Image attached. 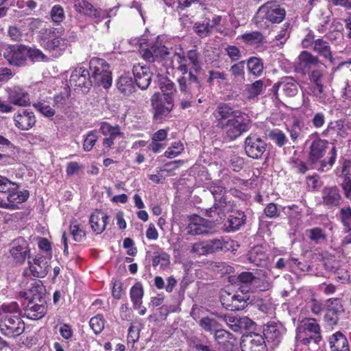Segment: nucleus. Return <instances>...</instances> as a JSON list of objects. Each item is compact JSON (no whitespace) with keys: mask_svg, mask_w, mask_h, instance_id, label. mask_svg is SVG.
<instances>
[{"mask_svg":"<svg viewBox=\"0 0 351 351\" xmlns=\"http://www.w3.org/2000/svg\"><path fill=\"white\" fill-rule=\"evenodd\" d=\"M171 58L173 60L174 68L182 73L177 82L182 94H191L190 85L194 84L199 91L202 84L194 73H197L202 69L200 55L196 49H191L185 53L182 49L180 52H174Z\"/></svg>","mask_w":351,"mask_h":351,"instance_id":"nucleus-1","label":"nucleus"},{"mask_svg":"<svg viewBox=\"0 0 351 351\" xmlns=\"http://www.w3.org/2000/svg\"><path fill=\"white\" fill-rule=\"evenodd\" d=\"M244 114L226 103H219L211 114L215 127L223 131L230 140H235L250 129V120Z\"/></svg>","mask_w":351,"mask_h":351,"instance_id":"nucleus-2","label":"nucleus"},{"mask_svg":"<svg viewBox=\"0 0 351 351\" xmlns=\"http://www.w3.org/2000/svg\"><path fill=\"white\" fill-rule=\"evenodd\" d=\"M337 155V149L335 145L330 147L327 140L317 138L311 143L308 162L311 169L325 172L332 169Z\"/></svg>","mask_w":351,"mask_h":351,"instance_id":"nucleus-3","label":"nucleus"},{"mask_svg":"<svg viewBox=\"0 0 351 351\" xmlns=\"http://www.w3.org/2000/svg\"><path fill=\"white\" fill-rule=\"evenodd\" d=\"M285 7L277 1H268L261 5L252 19V23L260 30H266L274 25L281 23L286 17Z\"/></svg>","mask_w":351,"mask_h":351,"instance_id":"nucleus-4","label":"nucleus"},{"mask_svg":"<svg viewBox=\"0 0 351 351\" xmlns=\"http://www.w3.org/2000/svg\"><path fill=\"white\" fill-rule=\"evenodd\" d=\"M322 337L321 328L315 318L306 317L296 328L295 341L296 347L306 346L311 350V346H318Z\"/></svg>","mask_w":351,"mask_h":351,"instance_id":"nucleus-5","label":"nucleus"},{"mask_svg":"<svg viewBox=\"0 0 351 351\" xmlns=\"http://www.w3.org/2000/svg\"><path fill=\"white\" fill-rule=\"evenodd\" d=\"M89 71L95 86H102L106 89L111 86L112 72L110 64L106 60L97 57L90 58Z\"/></svg>","mask_w":351,"mask_h":351,"instance_id":"nucleus-6","label":"nucleus"},{"mask_svg":"<svg viewBox=\"0 0 351 351\" xmlns=\"http://www.w3.org/2000/svg\"><path fill=\"white\" fill-rule=\"evenodd\" d=\"M141 53L143 58L148 62L161 63L167 69L174 68L173 60L171 58V52L163 45L160 36L149 48L142 50Z\"/></svg>","mask_w":351,"mask_h":351,"instance_id":"nucleus-7","label":"nucleus"},{"mask_svg":"<svg viewBox=\"0 0 351 351\" xmlns=\"http://www.w3.org/2000/svg\"><path fill=\"white\" fill-rule=\"evenodd\" d=\"M40 45L55 56H60L67 48L68 41L56 34L54 30L45 29L39 37Z\"/></svg>","mask_w":351,"mask_h":351,"instance_id":"nucleus-8","label":"nucleus"},{"mask_svg":"<svg viewBox=\"0 0 351 351\" xmlns=\"http://www.w3.org/2000/svg\"><path fill=\"white\" fill-rule=\"evenodd\" d=\"M25 330V323L19 315H5L0 319V331L4 336L14 338Z\"/></svg>","mask_w":351,"mask_h":351,"instance_id":"nucleus-9","label":"nucleus"},{"mask_svg":"<svg viewBox=\"0 0 351 351\" xmlns=\"http://www.w3.org/2000/svg\"><path fill=\"white\" fill-rule=\"evenodd\" d=\"M151 104L154 110V119L162 121L173 110L174 106L173 98L163 95L160 93H155L151 98Z\"/></svg>","mask_w":351,"mask_h":351,"instance_id":"nucleus-10","label":"nucleus"},{"mask_svg":"<svg viewBox=\"0 0 351 351\" xmlns=\"http://www.w3.org/2000/svg\"><path fill=\"white\" fill-rule=\"evenodd\" d=\"M27 51L25 45H8L3 52V56L9 65L23 67L27 64Z\"/></svg>","mask_w":351,"mask_h":351,"instance_id":"nucleus-11","label":"nucleus"},{"mask_svg":"<svg viewBox=\"0 0 351 351\" xmlns=\"http://www.w3.org/2000/svg\"><path fill=\"white\" fill-rule=\"evenodd\" d=\"M91 77L89 70L79 67L72 71L69 83L75 90H79L82 93H87L94 84Z\"/></svg>","mask_w":351,"mask_h":351,"instance_id":"nucleus-12","label":"nucleus"},{"mask_svg":"<svg viewBox=\"0 0 351 351\" xmlns=\"http://www.w3.org/2000/svg\"><path fill=\"white\" fill-rule=\"evenodd\" d=\"M267 143L257 134L251 133L244 141L246 155L253 159H260L267 149Z\"/></svg>","mask_w":351,"mask_h":351,"instance_id":"nucleus-13","label":"nucleus"},{"mask_svg":"<svg viewBox=\"0 0 351 351\" xmlns=\"http://www.w3.org/2000/svg\"><path fill=\"white\" fill-rule=\"evenodd\" d=\"M74 8L77 13L88 17L97 24L108 16L106 10L95 8L87 0H77L74 4Z\"/></svg>","mask_w":351,"mask_h":351,"instance_id":"nucleus-14","label":"nucleus"},{"mask_svg":"<svg viewBox=\"0 0 351 351\" xmlns=\"http://www.w3.org/2000/svg\"><path fill=\"white\" fill-rule=\"evenodd\" d=\"M49 270V265L47 257L38 254L32 261H28V267L24 270L25 276H32L35 278L45 277Z\"/></svg>","mask_w":351,"mask_h":351,"instance_id":"nucleus-15","label":"nucleus"},{"mask_svg":"<svg viewBox=\"0 0 351 351\" xmlns=\"http://www.w3.org/2000/svg\"><path fill=\"white\" fill-rule=\"evenodd\" d=\"M298 82L293 77L286 76L275 83L271 91L276 99L280 100L278 90H281L284 95L288 97L295 96L298 93Z\"/></svg>","mask_w":351,"mask_h":351,"instance_id":"nucleus-16","label":"nucleus"},{"mask_svg":"<svg viewBox=\"0 0 351 351\" xmlns=\"http://www.w3.org/2000/svg\"><path fill=\"white\" fill-rule=\"evenodd\" d=\"M10 255L17 264H23L29 257L30 248L27 241L23 237H18L11 243Z\"/></svg>","mask_w":351,"mask_h":351,"instance_id":"nucleus-17","label":"nucleus"},{"mask_svg":"<svg viewBox=\"0 0 351 351\" xmlns=\"http://www.w3.org/2000/svg\"><path fill=\"white\" fill-rule=\"evenodd\" d=\"M344 309L341 300L337 298H330L326 303L324 320L328 326H333L338 324L339 316Z\"/></svg>","mask_w":351,"mask_h":351,"instance_id":"nucleus-18","label":"nucleus"},{"mask_svg":"<svg viewBox=\"0 0 351 351\" xmlns=\"http://www.w3.org/2000/svg\"><path fill=\"white\" fill-rule=\"evenodd\" d=\"M241 348V351H267L265 338L255 332L242 337Z\"/></svg>","mask_w":351,"mask_h":351,"instance_id":"nucleus-19","label":"nucleus"},{"mask_svg":"<svg viewBox=\"0 0 351 351\" xmlns=\"http://www.w3.org/2000/svg\"><path fill=\"white\" fill-rule=\"evenodd\" d=\"M206 243L208 254L215 253L219 251H234L239 247L237 242L228 237H221L217 239L206 241Z\"/></svg>","mask_w":351,"mask_h":351,"instance_id":"nucleus-20","label":"nucleus"},{"mask_svg":"<svg viewBox=\"0 0 351 351\" xmlns=\"http://www.w3.org/2000/svg\"><path fill=\"white\" fill-rule=\"evenodd\" d=\"M132 73L136 85L141 89L145 90L152 82V73L147 65L137 63L134 64Z\"/></svg>","mask_w":351,"mask_h":351,"instance_id":"nucleus-21","label":"nucleus"},{"mask_svg":"<svg viewBox=\"0 0 351 351\" xmlns=\"http://www.w3.org/2000/svg\"><path fill=\"white\" fill-rule=\"evenodd\" d=\"M8 101L18 106H28L30 105L29 93L19 86H14L7 89Z\"/></svg>","mask_w":351,"mask_h":351,"instance_id":"nucleus-22","label":"nucleus"},{"mask_svg":"<svg viewBox=\"0 0 351 351\" xmlns=\"http://www.w3.org/2000/svg\"><path fill=\"white\" fill-rule=\"evenodd\" d=\"M286 329L281 324L272 322L267 325L264 329V336L263 337L268 343L276 346L282 341Z\"/></svg>","mask_w":351,"mask_h":351,"instance_id":"nucleus-23","label":"nucleus"},{"mask_svg":"<svg viewBox=\"0 0 351 351\" xmlns=\"http://www.w3.org/2000/svg\"><path fill=\"white\" fill-rule=\"evenodd\" d=\"M19 296L28 301H38L42 302L45 301V288L40 280H34L31 287L25 291H20Z\"/></svg>","mask_w":351,"mask_h":351,"instance_id":"nucleus-24","label":"nucleus"},{"mask_svg":"<svg viewBox=\"0 0 351 351\" xmlns=\"http://www.w3.org/2000/svg\"><path fill=\"white\" fill-rule=\"evenodd\" d=\"M15 126L21 130H28L36 123L34 112L27 110H19L13 117Z\"/></svg>","mask_w":351,"mask_h":351,"instance_id":"nucleus-25","label":"nucleus"},{"mask_svg":"<svg viewBox=\"0 0 351 351\" xmlns=\"http://www.w3.org/2000/svg\"><path fill=\"white\" fill-rule=\"evenodd\" d=\"M210 221L198 215H194L189 219L187 231L191 235H200L208 234L210 231Z\"/></svg>","mask_w":351,"mask_h":351,"instance_id":"nucleus-26","label":"nucleus"},{"mask_svg":"<svg viewBox=\"0 0 351 351\" xmlns=\"http://www.w3.org/2000/svg\"><path fill=\"white\" fill-rule=\"evenodd\" d=\"M38 301H28L27 304L24 307L25 316L32 320H38L43 318L47 312L45 301L37 302Z\"/></svg>","mask_w":351,"mask_h":351,"instance_id":"nucleus-27","label":"nucleus"},{"mask_svg":"<svg viewBox=\"0 0 351 351\" xmlns=\"http://www.w3.org/2000/svg\"><path fill=\"white\" fill-rule=\"evenodd\" d=\"M108 215L100 210H95L90 215L89 223L92 230L97 234L102 233L108 224Z\"/></svg>","mask_w":351,"mask_h":351,"instance_id":"nucleus-28","label":"nucleus"},{"mask_svg":"<svg viewBox=\"0 0 351 351\" xmlns=\"http://www.w3.org/2000/svg\"><path fill=\"white\" fill-rule=\"evenodd\" d=\"M341 202L339 190L337 187H326L322 191V204L328 208L339 206Z\"/></svg>","mask_w":351,"mask_h":351,"instance_id":"nucleus-29","label":"nucleus"},{"mask_svg":"<svg viewBox=\"0 0 351 351\" xmlns=\"http://www.w3.org/2000/svg\"><path fill=\"white\" fill-rule=\"evenodd\" d=\"M328 341L331 351H350L347 337L340 331L330 336Z\"/></svg>","mask_w":351,"mask_h":351,"instance_id":"nucleus-30","label":"nucleus"},{"mask_svg":"<svg viewBox=\"0 0 351 351\" xmlns=\"http://www.w3.org/2000/svg\"><path fill=\"white\" fill-rule=\"evenodd\" d=\"M298 67L302 74H306L312 71L313 66L319 63L317 56H313L307 51H303L300 53L299 57Z\"/></svg>","mask_w":351,"mask_h":351,"instance_id":"nucleus-31","label":"nucleus"},{"mask_svg":"<svg viewBox=\"0 0 351 351\" xmlns=\"http://www.w3.org/2000/svg\"><path fill=\"white\" fill-rule=\"evenodd\" d=\"M236 207V204L232 198L229 197L226 193L221 196V198L216 200L212 208L210 209V212L217 211V214L219 215L221 213H229L232 212Z\"/></svg>","mask_w":351,"mask_h":351,"instance_id":"nucleus-32","label":"nucleus"},{"mask_svg":"<svg viewBox=\"0 0 351 351\" xmlns=\"http://www.w3.org/2000/svg\"><path fill=\"white\" fill-rule=\"evenodd\" d=\"M238 38L247 45L258 48L266 43L265 37L260 31H253L241 34Z\"/></svg>","mask_w":351,"mask_h":351,"instance_id":"nucleus-33","label":"nucleus"},{"mask_svg":"<svg viewBox=\"0 0 351 351\" xmlns=\"http://www.w3.org/2000/svg\"><path fill=\"white\" fill-rule=\"evenodd\" d=\"M14 187L11 189L10 193L7 195V199L9 204L17 207V204L25 202L27 200L29 196V193L27 190L19 191V185L18 184H13Z\"/></svg>","mask_w":351,"mask_h":351,"instance_id":"nucleus-34","label":"nucleus"},{"mask_svg":"<svg viewBox=\"0 0 351 351\" xmlns=\"http://www.w3.org/2000/svg\"><path fill=\"white\" fill-rule=\"evenodd\" d=\"M240 291H237L234 293V298L232 303L233 308H231V311H241L244 309L247 305V302L250 300L248 295L249 289H242L239 287Z\"/></svg>","mask_w":351,"mask_h":351,"instance_id":"nucleus-35","label":"nucleus"},{"mask_svg":"<svg viewBox=\"0 0 351 351\" xmlns=\"http://www.w3.org/2000/svg\"><path fill=\"white\" fill-rule=\"evenodd\" d=\"M135 84L133 78L128 75H121L117 82L118 90L125 95H130L136 91Z\"/></svg>","mask_w":351,"mask_h":351,"instance_id":"nucleus-36","label":"nucleus"},{"mask_svg":"<svg viewBox=\"0 0 351 351\" xmlns=\"http://www.w3.org/2000/svg\"><path fill=\"white\" fill-rule=\"evenodd\" d=\"M322 134L325 136L336 135L337 136L344 137L346 132L344 130L343 121L341 120L330 121Z\"/></svg>","mask_w":351,"mask_h":351,"instance_id":"nucleus-37","label":"nucleus"},{"mask_svg":"<svg viewBox=\"0 0 351 351\" xmlns=\"http://www.w3.org/2000/svg\"><path fill=\"white\" fill-rule=\"evenodd\" d=\"M313 50L318 55L327 60L332 59V53L329 43L323 38H317L313 47Z\"/></svg>","mask_w":351,"mask_h":351,"instance_id":"nucleus-38","label":"nucleus"},{"mask_svg":"<svg viewBox=\"0 0 351 351\" xmlns=\"http://www.w3.org/2000/svg\"><path fill=\"white\" fill-rule=\"evenodd\" d=\"M246 221V216L243 212L237 211L230 215L228 219V231H236L239 230Z\"/></svg>","mask_w":351,"mask_h":351,"instance_id":"nucleus-39","label":"nucleus"},{"mask_svg":"<svg viewBox=\"0 0 351 351\" xmlns=\"http://www.w3.org/2000/svg\"><path fill=\"white\" fill-rule=\"evenodd\" d=\"M328 267V269L331 272L335 280L341 283H345L350 279V275L348 270L343 266L339 265L338 262H334L333 265L330 267Z\"/></svg>","mask_w":351,"mask_h":351,"instance_id":"nucleus-40","label":"nucleus"},{"mask_svg":"<svg viewBox=\"0 0 351 351\" xmlns=\"http://www.w3.org/2000/svg\"><path fill=\"white\" fill-rule=\"evenodd\" d=\"M310 82L313 84L317 89L318 95L320 97L324 95V75L322 69H313L308 73Z\"/></svg>","mask_w":351,"mask_h":351,"instance_id":"nucleus-41","label":"nucleus"},{"mask_svg":"<svg viewBox=\"0 0 351 351\" xmlns=\"http://www.w3.org/2000/svg\"><path fill=\"white\" fill-rule=\"evenodd\" d=\"M144 289L141 282H136L130 289V298L133 306L143 304Z\"/></svg>","mask_w":351,"mask_h":351,"instance_id":"nucleus-42","label":"nucleus"},{"mask_svg":"<svg viewBox=\"0 0 351 351\" xmlns=\"http://www.w3.org/2000/svg\"><path fill=\"white\" fill-rule=\"evenodd\" d=\"M69 230L74 241L76 242H82L86 239V231L82 228V226L76 219L71 221Z\"/></svg>","mask_w":351,"mask_h":351,"instance_id":"nucleus-43","label":"nucleus"},{"mask_svg":"<svg viewBox=\"0 0 351 351\" xmlns=\"http://www.w3.org/2000/svg\"><path fill=\"white\" fill-rule=\"evenodd\" d=\"M198 324L202 330L210 334H213L221 326L216 319L208 316L202 317Z\"/></svg>","mask_w":351,"mask_h":351,"instance_id":"nucleus-44","label":"nucleus"},{"mask_svg":"<svg viewBox=\"0 0 351 351\" xmlns=\"http://www.w3.org/2000/svg\"><path fill=\"white\" fill-rule=\"evenodd\" d=\"M266 257V254L259 247H254L247 254L249 261L257 266L261 265Z\"/></svg>","mask_w":351,"mask_h":351,"instance_id":"nucleus-45","label":"nucleus"},{"mask_svg":"<svg viewBox=\"0 0 351 351\" xmlns=\"http://www.w3.org/2000/svg\"><path fill=\"white\" fill-rule=\"evenodd\" d=\"M263 86L264 84L262 80H258L251 84H247L245 89L247 98L248 99H253L257 97L261 93Z\"/></svg>","mask_w":351,"mask_h":351,"instance_id":"nucleus-46","label":"nucleus"},{"mask_svg":"<svg viewBox=\"0 0 351 351\" xmlns=\"http://www.w3.org/2000/svg\"><path fill=\"white\" fill-rule=\"evenodd\" d=\"M159 87L161 90L160 95L164 96H169L171 98H173L175 93H176V88L175 84L168 78H162L160 81Z\"/></svg>","mask_w":351,"mask_h":351,"instance_id":"nucleus-47","label":"nucleus"},{"mask_svg":"<svg viewBox=\"0 0 351 351\" xmlns=\"http://www.w3.org/2000/svg\"><path fill=\"white\" fill-rule=\"evenodd\" d=\"M247 69L251 74L256 77L260 76L263 71V62L261 58H250L247 61Z\"/></svg>","mask_w":351,"mask_h":351,"instance_id":"nucleus-48","label":"nucleus"},{"mask_svg":"<svg viewBox=\"0 0 351 351\" xmlns=\"http://www.w3.org/2000/svg\"><path fill=\"white\" fill-rule=\"evenodd\" d=\"M170 264V256L165 252H154L152 257V265L156 267L160 265L161 269H165Z\"/></svg>","mask_w":351,"mask_h":351,"instance_id":"nucleus-49","label":"nucleus"},{"mask_svg":"<svg viewBox=\"0 0 351 351\" xmlns=\"http://www.w3.org/2000/svg\"><path fill=\"white\" fill-rule=\"evenodd\" d=\"M269 138L272 140L277 146L281 147L287 144L288 139L285 133L278 129H274L269 132Z\"/></svg>","mask_w":351,"mask_h":351,"instance_id":"nucleus-50","label":"nucleus"},{"mask_svg":"<svg viewBox=\"0 0 351 351\" xmlns=\"http://www.w3.org/2000/svg\"><path fill=\"white\" fill-rule=\"evenodd\" d=\"M105 319L101 314H97L93 317L89 322V325L95 335L100 334L104 329Z\"/></svg>","mask_w":351,"mask_h":351,"instance_id":"nucleus-51","label":"nucleus"},{"mask_svg":"<svg viewBox=\"0 0 351 351\" xmlns=\"http://www.w3.org/2000/svg\"><path fill=\"white\" fill-rule=\"evenodd\" d=\"M98 140V135L97 130L89 131L83 142V149L85 152H90L93 148L96 142Z\"/></svg>","mask_w":351,"mask_h":351,"instance_id":"nucleus-52","label":"nucleus"},{"mask_svg":"<svg viewBox=\"0 0 351 351\" xmlns=\"http://www.w3.org/2000/svg\"><path fill=\"white\" fill-rule=\"evenodd\" d=\"M257 278L254 276L252 272L250 271H243L239 274L237 276V283L239 285V287H242V289H247L248 285L251 284L254 280Z\"/></svg>","mask_w":351,"mask_h":351,"instance_id":"nucleus-53","label":"nucleus"},{"mask_svg":"<svg viewBox=\"0 0 351 351\" xmlns=\"http://www.w3.org/2000/svg\"><path fill=\"white\" fill-rule=\"evenodd\" d=\"M50 16L52 21L59 25L65 19L64 8L58 4L53 5L50 12Z\"/></svg>","mask_w":351,"mask_h":351,"instance_id":"nucleus-54","label":"nucleus"},{"mask_svg":"<svg viewBox=\"0 0 351 351\" xmlns=\"http://www.w3.org/2000/svg\"><path fill=\"white\" fill-rule=\"evenodd\" d=\"M339 218L342 225L348 230H351V208H341L339 212Z\"/></svg>","mask_w":351,"mask_h":351,"instance_id":"nucleus-55","label":"nucleus"},{"mask_svg":"<svg viewBox=\"0 0 351 351\" xmlns=\"http://www.w3.org/2000/svg\"><path fill=\"white\" fill-rule=\"evenodd\" d=\"M193 29L195 33L202 38L207 37L211 32L209 21L206 23L197 22L194 24Z\"/></svg>","mask_w":351,"mask_h":351,"instance_id":"nucleus-56","label":"nucleus"},{"mask_svg":"<svg viewBox=\"0 0 351 351\" xmlns=\"http://www.w3.org/2000/svg\"><path fill=\"white\" fill-rule=\"evenodd\" d=\"M215 341L223 346H226V343L229 342L232 339L233 336L228 331L218 328L216 331L213 332Z\"/></svg>","mask_w":351,"mask_h":351,"instance_id":"nucleus-57","label":"nucleus"},{"mask_svg":"<svg viewBox=\"0 0 351 351\" xmlns=\"http://www.w3.org/2000/svg\"><path fill=\"white\" fill-rule=\"evenodd\" d=\"M302 128V123L298 119H294L291 128L288 129V132H289L290 137L293 142H295L301 136Z\"/></svg>","mask_w":351,"mask_h":351,"instance_id":"nucleus-58","label":"nucleus"},{"mask_svg":"<svg viewBox=\"0 0 351 351\" xmlns=\"http://www.w3.org/2000/svg\"><path fill=\"white\" fill-rule=\"evenodd\" d=\"M184 151V145L180 142H174L165 152V156L168 158H173L179 156Z\"/></svg>","mask_w":351,"mask_h":351,"instance_id":"nucleus-59","label":"nucleus"},{"mask_svg":"<svg viewBox=\"0 0 351 351\" xmlns=\"http://www.w3.org/2000/svg\"><path fill=\"white\" fill-rule=\"evenodd\" d=\"M26 51L27 59L29 58L32 62L44 60L46 58V56L38 49L26 46Z\"/></svg>","mask_w":351,"mask_h":351,"instance_id":"nucleus-60","label":"nucleus"},{"mask_svg":"<svg viewBox=\"0 0 351 351\" xmlns=\"http://www.w3.org/2000/svg\"><path fill=\"white\" fill-rule=\"evenodd\" d=\"M216 317L222 319L230 328L234 331H237L239 329L238 324V320L234 317L228 315H218L217 313H213Z\"/></svg>","mask_w":351,"mask_h":351,"instance_id":"nucleus-61","label":"nucleus"},{"mask_svg":"<svg viewBox=\"0 0 351 351\" xmlns=\"http://www.w3.org/2000/svg\"><path fill=\"white\" fill-rule=\"evenodd\" d=\"M209 191L213 195L215 202L218 199L221 198V196L223 195V194L227 193L226 189L217 182L213 183L210 186Z\"/></svg>","mask_w":351,"mask_h":351,"instance_id":"nucleus-62","label":"nucleus"},{"mask_svg":"<svg viewBox=\"0 0 351 351\" xmlns=\"http://www.w3.org/2000/svg\"><path fill=\"white\" fill-rule=\"evenodd\" d=\"M34 106L38 112L47 117H51L56 113L53 108L45 103L38 102L37 104H34Z\"/></svg>","mask_w":351,"mask_h":351,"instance_id":"nucleus-63","label":"nucleus"},{"mask_svg":"<svg viewBox=\"0 0 351 351\" xmlns=\"http://www.w3.org/2000/svg\"><path fill=\"white\" fill-rule=\"evenodd\" d=\"M234 298V293H228L227 291L222 292L220 301L222 306L227 310L230 311L233 308L232 303Z\"/></svg>","mask_w":351,"mask_h":351,"instance_id":"nucleus-64","label":"nucleus"}]
</instances>
